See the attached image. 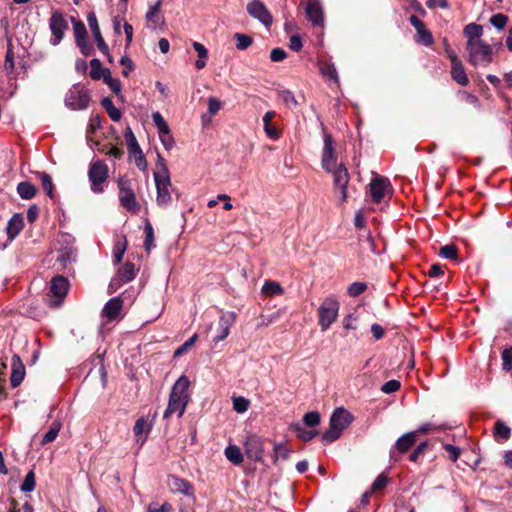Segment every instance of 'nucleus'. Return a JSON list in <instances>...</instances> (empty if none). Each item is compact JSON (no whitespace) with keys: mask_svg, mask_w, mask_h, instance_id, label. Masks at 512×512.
Returning a JSON list of instances; mask_svg holds the SVG:
<instances>
[{"mask_svg":"<svg viewBox=\"0 0 512 512\" xmlns=\"http://www.w3.org/2000/svg\"><path fill=\"white\" fill-rule=\"evenodd\" d=\"M135 275V265L131 262H126L117 273V276L124 283L132 281L135 278Z\"/></svg>","mask_w":512,"mask_h":512,"instance_id":"obj_34","label":"nucleus"},{"mask_svg":"<svg viewBox=\"0 0 512 512\" xmlns=\"http://www.w3.org/2000/svg\"><path fill=\"white\" fill-rule=\"evenodd\" d=\"M168 485L172 492L181 493L185 496L193 497L194 489L191 483L177 476H170Z\"/></svg>","mask_w":512,"mask_h":512,"instance_id":"obj_19","label":"nucleus"},{"mask_svg":"<svg viewBox=\"0 0 512 512\" xmlns=\"http://www.w3.org/2000/svg\"><path fill=\"white\" fill-rule=\"evenodd\" d=\"M353 421V415L343 407L336 408L329 421V429L321 436L323 444H330L340 438Z\"/></svg>","mask_w":512,"mask_h":512,"instance_id":"obj_4","label":"nucleus"},{"mask_svg":"<svg viewBox=\"0 0 512 512\" xmlns=\"http://www.w3.org/2000/svg\"><path fill=\"white\" fill-rule=\"evenodd\" d=\"M367 289V285L364 282H353L349 285L347 293L350 297H358Z\"/></svg>","mask_w":512,"mask_h":512,"instance_id":"obj_49","label":"nucleus"},{"mask_svg":"<svg viewBox=\"0 0 512 512\" xmlns=\"http://www.w3.org/2000/svg\"><path fill=\"white\" fill-rule=\"evenodd\" d=\"M391 192L390 181L382 176L373 178L369 184V195L374 203H380Z\"/></svg>","mask_w":512,"mask_h":512,"instance_id":"obj_15","label":"nucleus"},{"mask_svg":"<svg viewBox=\"0 0 512 512\" xmlns=\"http://www.w3.org/2000/svg\"><path fill=\"white\" fill-rule=\"evenodd\" d=\"M91 101L90 92L81 84H74L66 93L64 104L70 110H85Z\"/></svg>","mask_w":512,"mask_h":512,"instance_id":"obj_8","label":"nucleus"},{"mask_svg":"<svg viewBox=\"0 0 512 512\" xmlns=\"http://www.w3.org/2000/svg\"><path fill=\"white\" fill-rule=\"evenodd\" d=\"M417 34L419 36V39L417 40L418 42H421L425 46H430V45L433 44L432 34L428 30H426L425 28L419 29Z\"/></svg>","mask_w":512,"mask_h":512,"instance_id":"obj_59","label":"nucleus"},{"mask_svg":"<svg viewBox=\"0 0 512 512\" xmlns=\"http://www.w3.org/2000/svg\"><path fill=\"white\" fill-rule=\"evenodd\" d=\"M90 66H91L90 77L93 80H99V79L103 78L104 71L108 70L107 68L102 67L100 60L97 58H94L90 61Z\"/></svg>","mask_w":512,"mask_h":512,"instance_id":"obj_41","label":"nucleus"},{"mask_svg":"<svg viewBox=\"0 0 512 512\" xmlns=\"http://www.w3.org/2000/svg\"><path fill=\"white\" fill-rule=\"evenodd\" d=\"M417 432L411 431L403 434L399 437L394 445V447L390 450V458L393 461H398L397 453L404 454L408 452L416 442Z\"/></svg>","mask_w":512,"mask_h":512,"instance_id":"obj_16","label":"nucleus"},{"mask_svg":"<svg viewBox=\"0 0 512 512\" xmlns=\"http://www.w3.org/2000/svg\"><path fill=\"white\" fill-rule=\"evenodd\" d=\"M236 314L234 312L223 313L218 322V334L214 341L224 340L230 333L231 326L235 323Z\"/></svg>","mask_w":512,"mask_h":512,"instance_id":"obj_17","label":"nucleus"},{"mask_svg":"<svg viewBox=\"0 0 512 512\" xmlns=\"http://www.w3.org/2000/svg\"><path fill=\"white\" fill-rule=\"evenodd\" d=\"M161 1H157L155 5L149 8L146 13V20L149 28L156 29L157 26L163 23V17L160 14Z\"/></svg>","mask_w":512,"mask_h":512,"instance_id":"obj_24","label":"nucleus"},{"mask_svg":"<svg viewBox=\"0 0 512 512\" xmlns=\"http://www.w3.org/2000/svg\"><path fill=\"white\" fill-rule=\"evenodd\" d=\"M388 483V479L384 474H380L377 476V478L374 480L371 486V491L376 492L378 490H381L386 487Z\"/></svg>","mask_w":512,"mask_h":512,"instance_id":"obj_60","label":"nucleus"},{"mask_svg":"<svg viewBox=\"0 0 512 512\" xmlns=\"http://www.w3.org/2000/svg\"><path fill=\"white\" fill-rule=\"evenodd\" d=\"M340 303L334 296L324 299L318 308V324L322 331H326L336 321Z\"/></svg>","mask_w":512,"mask_h":512,"instance_id":"obj_7","label":"nucleus"},{"mask_svg":"<svg viewBox=\"0 0 512 512\" xmlns=\"http://www.w3.org/2000/svg\"><path fill=\"white\" fill-rule=\"evenodd\" d=\"M49 28L52 33L50 44L53 46H57L64 38L66 30H68L69 28L63 13L59 11H55L52 13L49 20Z\"/></svg>","mask_w":512,"mask_h":512,"instance_id":"obj_12","label":"nucleus"},{"mask_svg":"<svg viewBox=\"0 0 512 512\" xmlns=\"http://www.w3.org/2000/svg\"><path fill=\"white\" fill-rule=\"evenodd\" d=\"M24 227V218L22 214L15 213L10 220L8 221L6 231L8 235L9 241H13L16 236L20 233V231Z\"/></svg>","mask_w":512,"mask_h":512,"instance_id":"obj_22","label":"nucleus"},{"mask_svg":"<svg viewBox=\"0 0 512 512\" xmlns=\"http://www.w3.org/2000/svg\"><path fill=\"white\" fill-rule=\"evenodd\" d=\"M274 458L277 460L279 458L281 459H288L290 450L282 443H277L274 445Z\"/></svg>","mask_w":512,"mask_h":512,"instance_id":"obj_55","label":"nucleus"},{"mask_svg":"<svg viewBox=\"0 0 512 512\" xmlns=\"http://www.w3.org/2000/svg\"><path fill=\"white\" fill-rule=\"evenodd\" d=\"M109 176V168L102 160L92 161L88 169V179L90 182V189L95 194L104 192V184Z\"/></svg>","mask_w":512,"mask_h":512,"instance_id":"obj_6","label":"nucleus"},{"mask_svg":"<svg viewBox=\"0 0 512 512\" xmlns=\"http://www.w3.org/2000/svg\"><path fill=\"white\" fill-rule=\"evenodd\" d=\"M125 140L127 142L128 151L131 155L142 151L130 128H127L125 132Z\"/></svg>","mask_w":512,"mask_h":512,"instance_id":"obj_40","label":"nucleus"},{"mask_svg":"<svg viewBox=\"0 0 512 512\" xmlns=\"http://www.w3.org/2000/svg\"><path fill=\"white\" fill-rule=\"evenodd\" d=\"M87 21L93 36L101 35L98 20L94 12H90L87 16Z\"/></svg>","mask_w":512,"mask_h":512,"instance_id":"obj_56","label":"nucleus"},{"mask_svg":"<svg viewBox=\"0 0 512 512\" xmlns=\"http://www.w3.org/2000/svg\"><path fill=\"white\" fill-rule=\"evenodd\" d=\"M69 286L68 279L62 275H57L51 279L50 296L54 297V299H50V306L58 307L63 303L68 293Z\"/></svg>","mask_w":512,"mask_h":512,"instance_id":"obj_11","label":"nucleus"},{"mask_svg":"<svg viewBox=\"0 0 512 512\" xmlns=\"http://www.w3.org/2000/svg\"><path fill=\"white\" fill-rule=\"evenodd\" d=\"M232 401H233V409L237 413L246 412L250 405V401L242 396L233 397Z\"/></svg>","mask_w":512,"mask_h":512,"instance_id":"obj_45","label":"nucleus"},{"mask_svg":"<svg viewBox=\"0 0 512 512\" xmlns=\"http://www.w3.org/2000/svg\"><path fill=\"white\" fill-rule=\"evenodd\" d=\"M117 185L121 206L128 211L137 213L140 210V204L136 200L131 181L124 176H120L117 180Z\"/></svg>","mask_w":512,"mask_h":512,"instance_id":"obj_10","label":"nucleus"},{"mask_svg":"<svg viewBox=\"0 0 512 512\" xmlns=\"http://www.w3.org/2000/svg\"><path fill=\"white\" fill-rule=\"evenodd\" d=\"M262 294L268 297H274L277 295H282L284 293L283 287L280 285V283L267 280L264 282L262 288H261Z\"/></svg>","mask_w":512,"mask_h":512,"instance_id":"obj_30","label":"nucleus"},{"mask_svg":"<svg viewBox=\"0 0 512 512\" xmlns=\"http://www.w3.org/2000/svg\"><path fill=\"white\" fill-rule=\"evenodd\" d=\"M323 142L321 165L326 172L332 174L334 186L340 189L341 202L343 203L347 199V185L350 179L349 173L342 163L337 165V156L335 154L332 136L330 134H324Z\"/></svg>","mask_w":512,"mask_h":512,"instance_id":"obj_1","label":"nucleus"},{"mask_svg":"<svg viewBox=\"0 0 512 512\" xmlns=\"http://www.w3.org/2000/svg\"><path fill=\"white\" fill-rule=\"evenodd\" d=\"M489 22L497 30H502L508 22V17L505 14L497 13L491 16Z\"/></svg>","mask_w":512,"mask_h":512,"instance_id":"obj_47","label":"nucleus"},{"mask_svg":"<svg viewBox=\"0 0 512 512\" xmlns=\"http://www.w3.org/2000/svg\"><path fill=\"white\" fill-rule=\"evenodd\" d=\"M207 104L210 117L217 114L222 107V103L216 97H209Z\"/></svg>","mask_w":512,"mask_h":512,"instance_id":"obj_58","label":"nucleus"},{"mask_svg":"<svg viewBox=\"0 0 512 512\" xmlns=\"http://www.w3.org/2000/svg\"><path fill=\"white\" fill-rule=\"evenodd\" d=\"M502 369L510 371L512 369V347L505 348L501 353Z\"/></svg>","mask_w":512,"mask_h":512,"instance_id":"obj_51","label":"nucleus"},{"mask_svg":"<svg viewBox=\"0 0 512 512\" xmlns=\"http://www.w3.org/2000/svg\"><path fill=\"white\" fill-rule=\"evenodd\" d=\"M189 385V378L185 375L180 376L174 383L169 396L167 408L163 414L164 419H167L174 414H176L178 418L182 417L189 400Z\"/></svg>","mask_w":512,"mask_h":512,"instance_id":"obj_2","label":"nucleus"},{"mask_svg":"<svg viewBox=\"0 0 512 512\" xmlns=\"http://www.w3.org/2000/svg\"><path fill=\"white\" fill-rule=\"evenodd\" d=\"M467 43L481 41L483 35V27L476 23L467 24L463 30Z\"/></svg>","mask_w":512,"mask_h":512,"instance_id":"obj_28","label":"nucleus"},{"mask_svg":"<svg viewBox=\"0 0 512 512\" xmlns=\"http://www.w3.org/2000/svg\"><path fill=\"white\" fill-rule=\"evenodd\" d=\"M319 71L323 78H325L328 81H332L338 87L340 86L338 72L333 63L325 62L320 64Z\"/></svg>","mask_w":512,"mask_h":512,"instance_id":"obj_27","label":"nucleus"},{"mask_svg":"<svg viewBox=\"0 0 512 512\" xmlns=\"http://www.w3.org/2000/svg\"><path fill=\"white\" fill-rule=\"evenodd\" d=\"M300 6L304 8L306 17L313 26H324V12L320 0H300Z\"/></svg>","mask_w":512,"mask_h":512,"instance_id":"obj_13","label":"nucleus"},{"mask_svg":"<svg viewBox=\"0 0 512 512\" xmlns=\"http://www.w3.org/2000/svg\"><path fill=\"white\" fill-rule=\"evenodd\" d=\"M171 508L169 503H164L160 507H157L155 503H151L147 508V512H169Z\"/></svg>","mask_w":512,"mask_h":512,"instance_id":"obj_64","label":"nucleus"},{"mask_svg":"<svg viewBox=\"0 0 512 512\" xmlns=\"http://www.w3.org/2000/svg\"><path fill=\"white\" fill-rule=\"evenodd\" d=\"M35 486H36L35 474L33 471H29L26 474L24 481L20 486V489L24 493H29L35 489Z\"/></svg>","mask_w":512,"mask_h":512,"instance_id":"obj_43","label":"nucleus"},{"mask_svg":"<svg viewBox=\"0 0 512 512\" xmlns=\"http://www.w3.org/2000/svg\"><path fill=\"white\" fill-rule=\"evenodd\" d=\"M60 246L56 248V264L60 270L67 269L68 265L75 261L76 249L74 247V238L69 234H63L58 239Z\"/></svg>","mask_w":512,"mask_h":512,"instance_id":"obj_9","label":"nucleus"},{"mask_svg":"<svg viewBox=\"0 0 512 512\" xmlns=\"http://www.w3.org/2000/svg\"><path fill=\"white\" fill-rule=\"evenodd\" d=\"M234 38L236 40V48L238 50L247 49L253 42L250 36L241 33H236L234 35Z\"/></svg>","mask_w":512,"mask_h":512,"instance_id":"obj_48","label":"nucleus"},{"mask_svg":"<svg viewBox=\"0 0 512 512\" xmlns=\"http://www.w3.org/2000/svg\"><path fill=\"white\" fill-rule=\"evenodd\" d=\"M61 426L62 425L59 421H54L50 425L48 431L44 434V436L41 440V444L45 445V444H48V443L54 441L60 432Z\"/></svg>","mask_w":512,"mask_h":512,"instance_id":"obj_37","label":"nucleus"},{"mask_svg":"<svg viewBox=\"0 0 512 512\" xmlns=\"http://www.w3.org/2000/svg\"><path fill=\"white\" fill-rule=\"evenodd\" d=\"M153 176L157 189L156 202L158 206L166 207L172 199L170 192L171 179L169 169L160 154H158L156 170Z\"/></svg>","mask_w":512,"mask_h":512,"instance_id":"obj_3","label":"nucleus"},{"mask_svg":"<svg viewBox=\"0 0 512 512\" xmlns=\"http://www.w3.org/2000/svg\"><path fill=\"white\" fill-rule=\"evenodd\" d=\"M443 448L448 453L451 461L456 462L460 456V449L452 444H444Z\"/></svg>","mask_w":512,"mask_h":512,"instance_id":"obj_62","label":"nucleus"},{"mask_svg":"<svg viewBox=\"0 0 512 512\" xmlns=\"http://www.w3.org/2000/svg\"><path fill=\"white\" fill-rule=\"evenodd\" d=\"M274 117V111H267L263 116L264 131L267 137L271 140H277L280 137L279 129L271 125V122Z\"/></svg>","mask_w":512,"mask_h":512,"instance_id":"obj_25","label":"nucleus"},{"mask_svg":"<svg viewBox=\"0 0 512 512\" xmlns=\"http://www.w3.org/2000/svg\"><path fill=\"white\" fill-rule=\"evenodd\" d=\"M160 141L166 150H171L174 146V139L170 133V130L166 134L159 135Z\"/></svg>","mask_w":512,"mask_h":512,"instance_id":"obj_63","label":"nucleus"},{"mask_svg":"<svg viewBox=\"0 0 512 512\" xmlns=\"http://www.w3.org/2000/svg\"><path fill=\"white\" fill-rule=\"evenodd\" d=\"M152 120L155 124V126L158 129V134H166L167 131L170 130L167 122L164 120L163 116L160 112H153L152 113Z\"/></svg>","mask_w":512,"mask_h":512,"instance_id":"obj_42","label":"nucleus"},{"mask_svg":"<svg viewBox=\"0 0 512 512\" xmlns=\"http://www.w3.org/2000/svg\"><path fill=\"white\" fill-rule=\"evenodd\" d=\"M248 14L258 20L265 27H270L273 23V17L265 4L260 0H252L247 4Z\"/></svg>","mask_w":512,"mask_h":512,"instance_id":"obj_14","label":"nucleus"},{"mask_svg":"<svg viewBox=\"0 0 512 512\" xmlns=\"http://www.w3.org/2000/svg\"><path fill=\"white\" fill-rule=\"evenodd\" d=\"M123 306V300L121 297L111 298L102 309V316L107 318L109 321L115 320L120 316Z\"/></svg>","mask_w":512,"mask_h":512,"instance_id":"obj_20","label":"nucleus"},{"mask_svg":"<svg viewBox=\"0 0 512 512\" xmlns=\"http://www.w3.org/2000/svg\"><path fill=\"white\" fill-rule=\"evenodd\" d=\"M454 427V425L450 423H434V422H426L421 424L414 432H417L418 434H427L431 432H438V431H444V430H451Z\"/></svg>","mask_w":512,"mask_h":512,"instance_id":"obj_26","label":"nucleus"},{"mask_svg":"<svg viewBox=\"0 0 512 512\" xmlns=\"http://www.w3.org/2000/svg\"><path fill=\"white\" fill-rule=\"evenodd\" d=\"M103 80L104 82L109 86L111 91L116 94L117 96H122L121 94V83L118 79L113 78L111 76L110 70H105L103 74Z\"/></svg>","mask_w":512,"mask_h":512,"instance_id":"obj_36","label":"nucleus"},{"mask_svg":"<svg viewBox=\"0 0 512 512\" xmlns=\"http://www.w3.org/2000/svg\"><path fill=\"white\" fill-rule=\"evenodd\" d=\"M25 376V367L19 355L14 354L12 357V373L10 383L13 388L19 386Z\"/></svg>","mask_w":512,"mask_h":512,"instance_id":"obj_21","label":"nucleus"},{"mask_svg":"<svg viewBox=\"0 0 512 512\" xmlns=\"http://www.w3.org/2000/svg\"><path fill=\"white\" fill-rule=\"evenodd\" d=\"M468 61L473 66L487 67L493 61V47L483 40L467 43Z\"/></svg>","mask_w":512,"mask_h":512,"instance_id":"obj_5","label":"nucleus"},{"mask_svg":"<svg viewBox=\"0 0 512 512\" xmlns=\"http://www.w3.org/2000/svg\"><path fill=\"white\" fill-rule=\"evenodd\" d=\"M17 192L22 199L30 200L36 194V187L30 182H20L17 186Z\"/></svg>","mask_w":512,"mask_h":512,"instance_id":"obj_35","label":"nucleus"},{"mask_svg":"<svg viewBox=\"0 0 512 512\" xmlns=\"http://www.w3.org/2000/svg\"><path fill=\"white\" fill-rule=\"evenodd\" d=\"M197 334H194L174 351V357H180L186 353L195 343Z\"/></svg>","mask_w":512,"mask_h":512,"instance_id":"obj_54","label":"nucleus"},{"mask_svg":"<svg viewBox=\"0 0 512 512\" xmlns=\"http://www.w3.org/2000/svg\"><path fill=\"white\" fill-rule=\"evenodd\" d=\"M439 255L442 258L457 260L458 259V250L455 245L449 244L441 247L439 251Z\"/></svg>","mask_w":512,"mask_h":512,"instance_id":"obj_44","label":"nucleus"},{"mask_svg":"<svg viewBox=\"0 0 512 512\" xmlns=\"http://www.w3.org/2000/svg\"><path fill=\"white\" fill-rule=\"evenodd\" d=\"M151 430V425L148 424L145 419L139 418L133 427V432L137 437V442L141 441L143 443L148 436L149 431Z\"/></svg>","mask_w":512,"mask_h":512,"instance_id":"obj_29","label":"nucleus"},{"mask_svg":"<svg viewBox=\"0 0 512 512\" xmlns=\"http://www.w3.org/2000/svg\"><path fill=\"white\" fill-rule=\"evenodd\" d=\"M73 30L76 44H80V42L87 36V31L84 23L81 21L74 22Z\"/></svg>","mask_w":512,"mask_h":512,"instance_id":"obj_50","label":"nucleus"},{"mask_svg":"<svg viewBox=\"0 0 512 512\" xmlns=\"http://www.w3.org/2000/svg\"><path fill=\"white\" fill-rule=\"evenodd\" d=\"M303 423L309 427H315L320 423V414L317 411H311L303 416Z\"/></svg>","mask_w":512,"mask_h":512,"instance_id":"obj_53","label":"nucleus"},{"mask_svg":"<svg viewBox=\"0 0 512 512\" xmlns=\"http://www.w3.org/2000/svg\"><path fill=\"white\" fill-rule=\"evenodd\" d=\"M120 64L122 66H124V69L122 71V75L125 76V77H127L129 75V73L134 70V63L126 55L121 57Z\"/></svg>","mask_w":512,"mask_h":512,"instance_id":"obj_61","label":"nucleus"},{"mask_svg":"<svg viewBox=\"0 0 512 512\" xmlns=\"http://www.w3.org/2000/svg\"><path fill=\"white\" fill-rule=\"evenodd\" d=\"M224 454L234 465H240L243 462L241 449L237 445H228L225 448Z\"/></svg>","mask_w":512,"mask_h":512,"instance_id":"obj_31","label":"nucleus"},{"mask_svg":"<svg viewBox=\"0 0 512 512\" xmlns=\"http://www.w3.org/2000/svg\"><path fill=\"white\" fill-rule=\"evenodd\" d=\"M291 428L293 429V431L296 432V435L299 439L306 441V442L312 440L313 438H315L318 435L317 430H306L303 427V425L300 423L292 424Z\"/></svg>","mask_w":512,"mask_h":512,"instance_id":"obj_33","label":"nucleus"},{"mask_svg":"<svg viewBox=\"0 0 512 512\" xmlns=\"http://www.w3.org/2000/svg\"><path fill=\"white\" fill-rule=\"evenodd\" d=\"M40 179L44 191L50 198H53V182L51 176L45 172H42L40 173Z\"/></svg>","mask_w":512,"mask_h":512,"instance_id":"obj_52","label":"nucleus"},{"mask_svg":"<svg viewBox=\"0 0 512 512\" xmlns=\"http://www.w3.org/2000/svg\"><path fill=\"white\" fill-rule=\"evenodd\" d=\"M101 105L103 106V108L105 109V111L107 112V114L109 115L111 120L117 122L121 119V116H122L121 111L115 107L111 98H109V97L103 98L101 100Z\"/></svg>","mask_w":512,"mask_h":512,"instance_id":"obj_32","label":"nucleus"},{"mask_svg":"<svg viewBox=\"0 0 512 512\" xmlns=\"http://www.w3.org/2000/svg\"><path fill=\"white\" fill-rule=\"evenodd\" d=\"M494 435L501 440H508L511 436V429L501 420L496 421L494 426Z\"/></svg>","mask_w":512,"mask_h":512,"instance_id":"obj_38","label":"nucleus"},{"mask_svg":"<svg viewBox=\"0 0 512 512\" xmlns=\"http://www.w3.org/2000/svg\"><path fill=\"white\" fill-rule=\"evenodd\" d=\"M145 240L144 247L147 252H150L154 247V229L152 224L147 221L144 226Z\"/></svg>","mask_w":512,"mask_h":512,"instance_id":"obj_39","label":"nucleus"},{"mask_svg":"<svg viewBox=\"0 0 512 512\" xmlns=\"http://www.w3.org/2000/svg\"><path fill=\"white\" fill-rule=\"evenodd\" d=\"M401 387V384L398 380H389L387 382H385L382 386H381V391L385 394H391V393H394L396 391H398Z\"/></svg>","mask_w":512,"mask_h":512,"instance_id":"obj_57","label":"nucleus"},{"mask_svg":"<svg viewBox=\"0 0 512 512\" xmlns=\"http://www.w3.org/2000/svg\"><path fill=\"white\" fill-rule=\"evenodd\" d=\"M245 453L249 459L261 461L263 455V447L261 440L256 436H250L244 443Z\"/></svg>","mask_w":512,"mask_h":512,"instance_id":"obj_18","label":"nucleus"},{"mask_svg":"<svg viewBox=\"0 0 512 512\" xmlns=\"http://www.w3.org/2000/svg\"><path fill=\"white\" fill-rule=\"evenodd\" d=\"M279 97L281 98V100L283 101V103L289 107V108H294L298 105V102L295 98V95L292 91L290 90H282L279 92Z\"/></svg>","mask_w":512,"mask_h":512,"instance_id":"obj_46","label":"nucleus"},{"mask_svg":"<svg viewBox=\"0 0 512 512\" xmlns=\"http://www.w3.org/2000/svg\"><path fill=\"white\" fill-rule=\"evenodd\" d=\"M451 77L461 86L468 85L469 79L460 60L451 63Z\"/></svg>","mask_w":512,"mask_h":512,"instance_id":"obj_23","label":"nucleus"}]
</instances>
